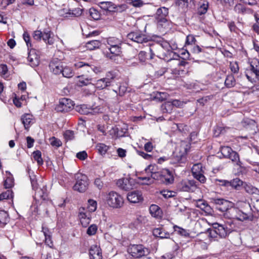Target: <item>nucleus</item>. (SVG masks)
Instances as JSON below:
<instances>
[{"instance_id":"49530a36","label":"nucleus","mask_w":259,"mask_h":259,"mask_svg":"<svg viewBox=\"0 0 259 259\" xmlns=\"http://www.w3.org/2000/svg\"><path fill=\"white\" fill-rule=\"evenodd\" d=\"M13 192L12 191L8 190L0 195V201L4 199H12L13 198Z\"/></svg>"},{"instance_id":"338daca9","label":"nucleus","mask_w":259,"mask_h":259,"mask_svg":"<svg viewBox=\"0 0 259 259\" xmlns=\"http://www.w3.org/2000/svg\"><path fill=\"white\" fill-rule=\"evenodd\" d=\"M157 169V166L156 165H150L148 166L147 168L145 169L146 171L147 172H150L151 175L153 174L154 173H155Z\"/></svg>"},{"instance_id":"1a4fd4ad","label":"nucleus","mask_w":259,"mask_h":259,"mask_svg":"<svg viewBox=\"0 0 259 259\" xmlns=\"http://www.w3.org/2000/svg\"><path fill=\"white\" fill-rule=\"evenodd\" d=\"M98 5L102 9L109 12L121 11L126 9L125 5L116 6L111 2H101Z\"/></svg>"},{"instance_id":"dca6fc26","label":"nucleus","mask_w":259,"mask_h":259,"mask_svg":"<svg viewBox=\"0 0 259 259\" xmlns=\"http://www.w3.org/2000/svg\"><path fill=\"white\" fill-rule=\"evenodd\" d=\"M30 180L32 189L36 191L35 195H37L38 197L45 199V197L46 196V188L45 186H44L42 188H38V183L35 179L30 178Z\"/></svg>"},{"instance_id":"f03ea898","label":"nucleus","mask_w":259,"mask_h":259,"mask_svg":"<svg viewBox=\"0 0 259 259\" xmlns=\"http://www.w3.org/2000/svg\"><path fill=\"white\" fill-rule=\"evenodd\" d=\"M76 180L75 184L73 186V189L75 191L79 192H85L89 186V181L86 175L81 174H77L75 175Z\"/></svg>"},{"instance_id":"ea45409f","label":"nucleus","mask_w":259,"mask_h":259,"mask_svg":"<svg viewBox=\"0 0 259 259\" xmlns=\"http://www.w3.org/2000/svg\"><path fill=\"white\" fill-rule=\"evenodd\" d=\"M126 91V88L125 86L123 85H119L118 88V93H117V91L116 90H113L111 93H110V95L111 96H114L117 97V95H118L120 96H122L124 94Z\"/></svg>"},{"instance_id":"774afa93","label":"nucleus","mask_w":259,"mask_h":259,"mask_svg":"<svg viewBox=\"0 0 259 259\" xmlns=\"http://www.w3.org/2000/svg\"><path fill=\"white\" fill-rule=\"evenodd\" d=\"M117 153L118 156L119 157L123 158L126 156V151L125 149H123L121 148H119L117 149Z\"/></svg>"},{"instance_id":"6e6552de","label":"nucleus","mask_w":259,"mask_h":259,"mask_svg":"<svg viewBox=\"0 0 259 259\" xmlns=\"http://www.w3.org/2000/svg\"><path fill=\"white\" fill-rule=\"evenodd\" d=\"M210 202L216 206V208L221 212L227 211L232 207V203L223 198H211Z\"/></svg>"},{"instance_id":"412c9836","label":"nucleus","mask_w":259,"mask_h":259,"mask_svg":"<svg viewBox=\"0 0 259 259\" xmlns=\"http://www.w3.org/2000/svg\"><path fill=\"white\" fill-rule=\"evenodd\" d=\"M116 185L121 189L125 191H128L133 188L132 183L127 178L119 179L116 182Z\"/></svg>"},{"instance_id":"f704fd0d","label":"nucleus","mask_w":259,"mask_h":259,"mask_svg":"<svg viewBox=\"0 0 259 259\" xmlns=\"http://www.w3.org/2000/svg\"><path fill=\"white\" fill-rule=\"evenodd\" d=\"M208 5V2L205 1L202 4H200V6L197 9V14L199 15L205 14L207 11Z\"/></svg>"},{"instance_id":"393cba45","label":"nucleus","mask_w":259,"mask_h":259,"mask_svg":"<svg viewBox=\"0 0 259 259\" xmlns=\"http://www.w3.org/2000/svg\"><path fill=\"white\" fill-rule=\"evenodd\" d=\"M153 234L154 236L160 238H168L170 234L167 232L164 231L162 228H155L153 230Z\"/></svg>"},{"instance_id":"423d86ee","label":"nucleus","mask_w":259,"mask_h":259,"mask_svg":"<svg viewBox=\"0 0 259 259\" xmlns=\"http://www.w3.org/2000/svg\"><path fill=\"white\" fill-rule=\"evenodd\" d=\"M75 109L77 112L84 115H94L102 112V108L100 106L91 108L85 104L76 106Z\"/></svg>"},{"instance_id":"58836bf2","label":"nucleus","mask_w":259,"mask_h":259,"mask_svg":"<svg viewBox=\"0 0 259 259\" xmlns=\"http://www.w3.org/2000/svg\"><path fill=\"white\" fill-rule=\"evenodd\" d=\"M6 172L8 173L9 176L7 177L6 180H5L4 185L6 189H8L13 186L14 179L10 172L6 171Z\"/></svg>"},{"instance_id":"0eeeda50","label":"nucleus","mask_w":259,"mask_h":259,"mask_svg":"<svg viewBox=\"0 0 259 259\" xmlns=\"http://www.w3.org/2000/svg\"><path fill=\"white\" fill-rule=\"evenodd\" d=\"M115 75L109 72L105 77L100 79L94 84L95 87L99 89H103L106 87L113 85V81L115 78Z\"/></svg>"},{"instance_id":"b1692460","label":"nucleus","mask_w":259,"mask_h":259,"mask_svg":"<svg viewBox=\"0 0 259 259\" xmlns=\"http://www.w3.org/2000/svg\"><path fill=\"white\" fill-rule=\"evenodd\" d=\"M163 175L161 183L166 185L171 184L174 181V177L170 171L168 169H163Z\"/></svg>"},{"instance_id":"39448f33","label":"nucleus","mask_w":259,"mask_h":259,"mask_svg":"<svg viewBox=\"0 0 259 259\" xmlns=\"http://www.w3.org/2000/svg\"><path fill=\"white\" fill-rule=\"evenodd\" d=\"M73 102L70 99L64 98L60 100L59 104L55 107V110L57 112H67L73 109Z\"/></svg>"},{"instance_id":"aec40b11","label":"nucleus","mask_w":259,"mask_h":259,"mask_svg":"<svg viewBox=\"0 0 259 259\" xmlns=\"http://www.w3.org/2000/svg\"><path fill=\"white\" fill-rule=\"evenodd\" d=\"M90 259H102L101 249L97 245H92L89 250Z\"/></svg>"},{"instance_id":"2f4dec72","label":"nucleus","mask_w":259,"mask_h":259,"mask_svg":"<svg viewBox=\"0 0 259 259\" xmlns=\"http://www.w3.org/2000/svg\"><path fill=\"white\" fill-rule=\"evenodd\" d=\"M243 185V181L239 178H235L229 181V186H231L236 190H239Z\"/></svg>"},{"instance_id":"680f3d73","label":"nucleus","mask_w":259,"mask_h":259,"mask_svg":"<svg viewBox=\"0 0 259 259\" xmlns=\"http://www.w3.org/2000/svg\"><path fill=\"white\" fill-rule=\"evenodd\" d=\"M244 188L246 193L251 195L253 191V190L255 188V187L250 184H245L244 185Z\"/></svg>"},{"instance_id":"13d9d810","label":"nucleus","mask_w":259,"mask_h":259,"mask_svg":"<svg viewBox=\"0 0 259 259\" xmlns=\"http://www.w3.org/2000/svg\"><path fill=\"white\" fill-rule=\"evenodd\" d=\"M207 232H208L209 236L210 238H212L213 239L217 238L218 234L217 231H215V230L214 229L213 225L212 226L211 228L208 229L207 230Z\"/></svg>"},{"instance_id":"e2e57ef3","label":"nucleus","mask_w":259,"mask_h":259,"mask_svg":"<svg viewBox=\"0 0 259 259\" xmlns=\"http://www.w3.org/2000/svg\"><path fill=\"white\" fill-rule=\"evenodd\" d=\"M76 157L81 160H85L87 157L88 154L85 151L79 152L76 154Z\"/></svg>"},{"instance_id":"cd10ccee","label":"nucleus","mask_w":259,"mask_h":259,"mask_svg":"<svg viewBox=\"0 0 259 259\" xmlns=\"http://www.w3.org/2000/svg\"><path fill=\"white\" fill-rule=\"evenodd\" d=\"M83 9L80 8H75L72 10L69 9L66 13V17H79L81 15Z\"/></svg>"},{"instance_id":"f3484780","label":"nucleus","mask_w":259,"mask_h":259,"mask_svg":"<svg viewBox=\"0 0 259 259\" xmlns=\"http://www.w3.org/2000/svg\"><path fill=\"white\" fill-rule=\"evenodd\" d=\"M127 199L130 202L136 203L142 201L143 197L140 191H134L127 194Z\"/></svg>"},{"instance_id":"f8f14e48","label":"nucleus","mask_w":259,"mask_h":259,"mask_svg":"<svg viewBox=\"0 0 259 259\" xmlns=\"http://www.w3.org/2000/svg\"><path fill=\"white\" fill-rule=\"evenodd\" d=\"M168 14V9L163 7L157 9L155 14V19L157 22L162 24L167 21V17Z\"/></svg>"},{"instance_id":"4be33fe9","label":"nucleus","mask_w":259,"mask_h":259,"mask_svg":"<svg viewBox=\"0 0 259 259\" xmlns=\"http://www.w3.org/2000/svg\"><path fill=\"white\" fill-rule=\"evenodd\" d=\"M237 216V219L240 221H252L254 219V216L251 212L244 213L242 211H239Z\"/></svg>"},{"instance_id":"9d476101","label":"nucleus","mask_w":259,"mask_h":259,"mask_svg":"<svg viewBox=\"0 0 259 259\" xmlns=\"http://www.w3.org/2000/svg\"><path fill=\"white\" fill-rule=\"evenodd\" d=\"M127 37L128 39L139 44L147 42L148 40L146 35L140 30L130 32L127 34Z\"/></svg>"},{"instance_id":"6e6d98bb","label":"nucleus","mask_w":259,"mask_h":259,"mask_svg":"<svg viewBox=\"0 0 259 259\" xmlns=\"http://www.w3.org/2000/svg\"><path fill=\"white\" fill-rule=\"evenodd\" d=\"M50 144L53 146L59 147L62 145L61 141L54 137L50 139Z\"/></svg>"},{"instance_id":"a211bd4d","label":"nucleus","mask_w":259,"mask_h":259,"mask_svg":"<svg viewBox=\"0 0 259 259\" xmlns=\"http://www.w3.org/2000/svg\"><path fill=\"white\" fill-rule=\"evenodd\" d=\"M63 65L59 61H52L49 64V68L51 72L56 75H60L63 70Z\"/></svg>"},{"instance_id":"4d7b16f0","label":"nucleus","mask_w":259,"mask_h":259,"mask_svg":"<svg viewBox=\"0 0 259 259\" xmlns=\"http://www.w3.org/2000/svg\"><path fill=\"white\" fill-rule=\"evenodd\" d=\"M64 136L66 140H71L74 138V132L72 131L67 130L64 133Z\"/></svg>"},{"instance_id":"20e7f679","label":"nucleus","mask_w":259,"mask_h":259,"mask_svg":"<svg viewBox=\"0 0 259 259\" xmlns=\"http://www.w3.org/2000/svg\"><path fill=\"white\" fill-rule=\"evenodd\" d=\"M178 190L181 192H194L197 188L194 180H183L179 182L177 186Z\"/></svg>"},{"instance_id":"a878e982","label":"nucleus","mask_w":259,"mask_h":259,"mask_svg":"<svg viewBox=\"0 0 259 259\" xmlns=\"http://www.w3.org/2000/svg\"><path fill=\"white\" fill-rule=\"evenodd\" d=\"M230 154H230L227 158H229L231 160L235 165L239 166V167H242V163L240 160L239 154L236 151L233 150Z\"/></svg>"},{"instance_id":"c756f323","label":"nucleus","mask_w":259,"mask_h":259,"mask_svg":"<svg viewBox=\"0 0 259 259\" xmlns=\"http://www.w3.org/2000/svg\"><path fill=\"white\" fill-rule=\"evenodd\" d=\"M21 121L25 129H28L32 120V115L29 114H25L21 116Z\"/></svg>"},{"instance_id":"8fccbe9b","label":"nucleus","mask_w":259,"mask_h":259,"mask_svg":"<svg viewBox=\"0 0 259 259\" xmlns=\"http://www.w3.org/2000/svg\"><path fill=\"white\" fill-rule=\"evenodd\" d=\"M88 208L90 213L95 211L97 209V202L93 199L88 200Z\"/></svg>"},{"instance_id":"864d4df0","label":"nucleus","mask_w":259,"mask_h":259,"mask_svg":"<svg viewBox=\"0 0 259 259\" xmlns=\"http://www.w3.org/2000/svg\"><path fill=\"white\" fill-rule=\"evenodd\" d=\"M168 97V94L165 92H157L155 95V98L160 101L166 100Z\"/></svg>"},{"instance_id":"09e8293b","label":"nucleus","mask_w":259,"mask_h":259,"mask_svg":"<svg viewBox=\"0 0 259 259\" xmlns=\"http://www.w3.org/2000/svg\"><path fill=\"white\" fill-rule=\"evenodd\" d=\"M90 15L94 20H97L100 19V13L95 8H92L89 10Z\"/></svg>"},{"instance_id":"a18cd8bd","label":"nucleus","mask_w":259,"mask_h":259,"mask_svg":"<svg viewBox=\"0 0 259 259\" xmlns=\"http://www.w3.org/2000/svg\"><path fill=\"white\" fill-rule=\"evenodd\" d=\"M220 151L224 158H227V157L231 154L233 150L228 146H222L221 147Z\"/></svg>"},{"instance_id":"f257e3e1","label":"nucleus","mask_w":259,"mask_h":259,"mask_svg":"<svg viewBox=\"0 0 259 259\" xmlns=\"http://www.w3.org/2000/svg\"><path fill=\"white\" fill-rule=\"evenodd\" d=\"M127 252L132 256L136 258L141 257L149 253V249L140 244L130 245L128 247Z\"/></svg>"},{"instance_id":"79ce46f5","label":"nucleus","mask_w":259,"mask_h":259,"mask_svg":"<svg viewBox=\"0 0 259 259\" xmlns=\"http://www.w3.org/2000/svg\"><path fill=\"white\" fill-rule=\"evenodd\" d=\"M161 109L163 113H170L173 110L171 102L168 101L163 103L161 106Z\"/></svg>"},{"instance_id":"c85d7f7f","label":"nucleus","mask_w":259,"mask_h":259,"mask_svg":"<svg viewBox=\"0 0 259 259\" xmlns=\"http://www.w3.org/2000/svg\"><path fill=\"white\" fill-rule=\"evenodd\" d=\"M42 232H43L44 235L45 237V243L46 245L50 247L53 246V242L51 239V236L50 232L48 228L42 227Z\"/></svg>"},{"instance_id":"473e14b6","label":"nucleus","mask_w":259,"mask_h":259,"mask_svg":"<svg viewBox=\"0 0 259 259\" xmlns=\"http://www.w3.org/2000/svg\"><path fill=\"white\" fill-rule=\"evenodd\" d=\"M51 32L50 30L46 29L42 32V36L41 38L46 43L49 45H52L54 43L53 38L51 37Z\"/></svg>"},{"instance_id":"4468645a","label":"nucleus","mask_w":259,"mask_h":259,"mask_svg":"<svg viewBox=\"0 0 259 259\" xmlns=\"http://www.w3.org/2000/svg\"><path fill=\"white\" fill-rule=\"evenodd\" d=\"M78 217L82 226L87 227L90 223L91 214L88 211H85L84 208H81L79 210Z\"/></svg>"},{"instance_id":"ddd939ff","label":"nucleus","mask_w":259,"mask_h":259,"mask_svg":"<svg viewBox=\"0 0 259 259\" xmlns=\"http://www.w3.org/2000/svg\"><path fill=\"white\" fill-rule=\"evenodd\" d=\"M250 70H247L246 72V76L247 78L251 82H253L254 78L253 77L254 75L255 78L259 80V69L257 66L256 65L255 67L253 65L251 64L250 66ZM256 90L259 91V84L255 87Z\"/></svg>"},{"instance_id":"5fc2aeb1","label":"nucleus","mask_w":259,"mask_h":259,"mask_svg":"<svg viewBox=\"0 0 259 259\" xmlns=\"http://www.w3.org/2000/svg\"><path fill=\"white\" fill-rule=\"evenodd\" d=\"M107 44L109 45V47H114L116 45L120 44L119 40L114 37L109 38L107 40Z\"/></svg>"},{"instance_id":"bf43d9fd","label":"nucleus","mask_w":259,"mask_h":259,"mask_svg":"<svg viewBox=\"0 0 259 259\" xmlns=\"http://www.w3.org/2000/svg\"><path fill=\"white\" fill-rule=\"evenodd\" d=\"M128 3L135 7H141L144 4L143 2L141 0H134L128 2Z\"/></svg>"},{"instance_id":"c9c22d12","label":"nucleus","mask_w":259,"mask_h":259,"mask_svg":"<svg viewBox=\"0 0 259 259\" xmlns=\"http://www.w3.org/2000/svg\"><path fill=\"white\" fill-rule=\"evenodd\" d=\"M61 74H62L64 77L71 78L74 75V72L70 67L63 66V70H62Z\"/></svg>"},{"instance_id":"37998d69","label":"nucleus","mask_w":259,"mask_h":259,"mask_svg":"<svg viewBox=\"0 0 259 259\" xmlns=\"http://www.w3.org/2000/svg\"><path fill=\"white\" fill-rule=\"evenodd\" d=\"M74 66L76 68H79L82 67L87 66L88 68H90L91 70H92L95 73H98L100 72V70L99 68L97 67H94V68H91L88 64L83 63L82 62H79L74 64Z\"/></svg>"},{"instance_id":"72a5a7b5","label":"nucleus","mask_w":259,"mask_h":259,"mask_svg":"<svg viewBox=\"0 0 259 259\" xmlns=\"http://www.w3.org/2000/svg\"><path fill=\"white\" fill-rule=\"evenodd\" d=\"M101 46V42L98 40H93L86 43L85 47L88 50H93L99 48Z\"/></svg>"},{"instance_id":"2eb2a0df","label":"nucleus","mask_w":259,"mask_h":259,"mask_svg":"<svg viewBox=\"0 0 259 259\" xmlns=\"http://www.w3.org/2000/svg\"><path fill=\"white\" fill-rule=\"evenodd\" d=\"M212 225L218 234V236L220 238H225L230 233V230L225 225L217 223H213Z\"/></svg>"},{"instance_id":"a19ab883","label":"nucleus","mask_w":259,"mask_h":259,"mask_svg":"<svg viewBox=\"0 0 259 259\" xmlns=\"http://www.w3.org/2000/svg\"><path fill=\"white\" fill-rule=\"evenodd\" d=\"M109 146L106 145L103 143L98 144L96 146V149L101 155H105L108 149Z\"/></svg>"},{"instance_id":"6ab92c4d","label":"nucleus","mask_w":259,"mask_h":259,"mask_svg":"<svg viewBox=\"0 0 259 259\" xmlns=\"http://www.w3.org/2000/svg\"><path fill=\"white\" fill-rule=\"evenodd\" d=\"M27 60L32 67H35L39 64V57L34 49H31L28 53Z\"/></svg>"},{"instance_id":"7ed1b4c3","label":"nucleus","mask_w":259,"mask_h":259,"mask_svg":"<svg viewBox=\"0 0 259 259\" xmlns=\"http://www.w3.org/2000/svg\"><path fill=\"white\" fill-rule=\"evenodd\" d=\"M107 202L110 207L120 208L123 205V199L121 196L117 193L111 191L107 195Z\"/></svg>"},{"instance_id":"7c9ffc66","label":"nucleus","mask_w":259,"mask_h":259,"mask_svg":"<svg viewBox=\"0 0 259 259\" xmlns=\"http://www.w3.org/2000/svg\"><path fill=\"white\" fill-rule=\"evenodd\" d=\"M149 211L151 215L155 218L160 217L161 212L159 207L155 204H152L150 206Z\"/></svg>"},{"instance_id":"e433bc0d","label":"nucleus","mask_w":259,"mask_h":259,"mask_svg":"<svg viewBox=\"0 0 259 259\" xmlns=\"http://www.w3.org/2000/svg\"><path fill=\"white\" fill-rule=\"evenodd\" d=\"M9 221V215L7 211L0 210V226H4Z\"/></svg>"},{"instance_id":"4c0bfd02","label":"nucleus","mask_w":259,"mask_h":259,"mask_svg":"<svg viewBox=\"0 0 259 259\" xmlns=\"http://www.w3.org/2000/svg\"><path fill=\"white\" fill-rule=\"evenodd\" d=\"M225 84L228 88H231L236 84V80L233 75H228L225 80Z\"/></svg>"},{"instance_id":"052dcab7","label":"nucleus","mask_w":259,"mask_h":259,"mask_svg":"<svg viewBox=\"0 0 259 259\" xmlns=\"http://www.w3.org/2000/svg\"><path fill=\"white\" fill-rule=\"evenodd\" d=\"M230 68L231 71L234 73H238L239 71V66L237 62L230 63Z\"/></svg>"},{"instance_id":"5701e85b","label":"nucleus","mask_w":259,"mask_h":259,"mask_svg":"<svg viewBox=\"0 0 259 259\" xmlns=\"http://www.w3.org/2000/svg\"><path fill=\"white\" fill-rule=\"evenodd\" d=\"M234 10L235 12L238 14H252L253 11L252 9L246 8L241 4H238L234 7Z\"/></svg>"},{"instance_id":"bb28decb","label":"nucleus","mask_w":259,"mask_h":259,"mask_svg":"<svg viewBox=\"0 0 259 259\" xmlns=\"http://www.w3.org/2000/svg\"><path fill=\"white\" fill-rule=\"evenodd\" d=\"M108 49L110 51V54H107V57L110 58L111 59H113V56H118L121 53V47L119 45L109 47Z\"/></svg>"},{"instance_id":"c03bdc74","label":"nucleus","mask_w":259,"mask_h":259,"mask_svg":"<svg viewBox=\"0 0 259 259\" xmlns=\"http://www.w3.org/2000/svg\"><path fill=\"white\" fill-rule=\"evenodd\" d=\"M174 229L176 232L183 236L188 237L189 236V231L187 230L176 225L174 226Z\"/></svg>"},{"instance_id":"de8ad7c7","label":"nucleus","mask_w":259,"mask_h":259,"mask_svg":"<svg viewBox=\"0 0 259 259\" xmlns=\"http://www.w3.org/2000/svg\"><path fill=\"white\" fill-rule=\"evenodd\" d=\"M33 157L35 160H36L38 165L43 164V160L41 158V154L40 151L37 150L33 152Z\"/></svg>"},{"instance_id":"69168bd1","label":"nucleus","mask_w":259,"mask_h":259,"mask_svg":"<svg viewBox=\"0 0 259 259\" xmlns=\"http://www.w3.org/2000/svg\"><path fill=\"white\" fill-rule=\"evenodd\" d=\"M207 202L204 200L199 199L196 202V206L200 208L201 209L203 210L205 207L207 205Z\"/></svg>"},{"instance_id":"3c124183","label":"nucleus","mask_w":259,"mask_h":259,"mask_svg":"<svg viewBox=\"0 0 259 259\" xmlns=\"http://www.w3.org/2000/svg\"><path fill=\"white\" fill-rule=\"evenodd\" d=\"M163 169L156 171L155 173L151 175V177L154 180H159L161 182L163 175Z\"/></svg>"},{"instance_id":"0e129e2a","label":"nucleus","mask_w":259,"mask_h":259,"mask_svg":"<svg viewBox=\"0 0 259 259\" xmlns=\"http://www.w3.org/2000/svg\"><path fill=\"white\" fill-rule=\"evenodd\" d=\"M42 36V32L40 30H36L33 32V37L34 39L40 40Z\"/></svg>"},{"instance_id":"603ef678","label":"nucleus","mask_w":259,"mask_h":259,"mask_svg":"<svg viewBox=\"0 0 259 259\" xmlns=\"http://www.w3.org/2000/svg\"><path fill=\"white\" fill-rule=\"evenodd\" d=\"M97 226L95 224L91 225L87 229V233L90 236L95 235L97 231Z\"/></svg>"},{"instance_id":"9b49d317","label":"nucleus","mask_w":259,"mask_h":259,"mask_svg":"<svg viewBox=\"0 0 259 259\" xmlns=\"http://www.w3.org/2000/svg\"><path fill=\"white\" fill-rule=\"evenodd\" d=\"M193 176L201 183H204L206 181V178L203 175L202 165L201 163L194 164L192 169Z\"/></svg>"}]
</instances>
